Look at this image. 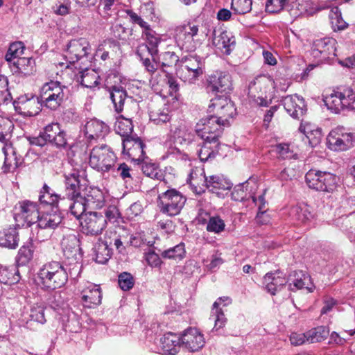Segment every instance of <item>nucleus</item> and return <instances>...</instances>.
Wrapping results in <instances>:
<instances>
[{
  "label": "nucleus",
  "mask_w": 355,
  "mask_h": 355,
  "mask_svg": "<svg viewBox=\"0 0 355 355\" xmlns=\"http://www.w3.org/2000/svg\"><path fill=\"white\" fill-rule=\"evenodd\" d=\"M91 51V45L86 39L72 40L67 46L64 56L69 62L75 63L80 59L87 57Z\"/></svg>",
  "instance_id": "nucleus-15"
},
{
  "label": "nucleus",
  "mask_w": 355,
  "mask_h": 355,
  "mask_svg": "<svg viewBox=\"0 0 355 355\" xmlns=\"http://www.w3.org/2000/svg\"><path fill=\"white\" fill-rule=\"evenodd\" d=\"M5 155L3 170L5 173L14 172L22 163L23 159L17 156L12 146L3 148Z\"/></svg>",
  "instance_id": "nucleus-38"
},
{
  "label": "nucleus",
  "mask_w": 355,
  "mask_h": 355,
  "mask_svg": "<svg viewBox=\"0 0 355 355\" xmlns=\"http://www.w3.org/2000/svg\"><path fill=\"white\" fill-rule=\"evenodd\" d=\"M299 130L303 132L307 138L311 147L319 145L322 139V129L311 123H301Z\"/></svg>",
  "instance_id": "nucleus-39"
},
{
  "label": "nucleus",
  "mask_w": 355,
  "mask_h": 355,
  "mask_svg": "<svg viewBox=\"0 0 355 355\" xmlns=\"http://www.w3.org/2000/svg\"><path fill=\"white\" fill-rule=\"evenodd\" d=\"M64 270L68 273V278L76 280L80 276L83 263L82 261H65Z\"/></svg>",
  "instance_id": "nucleus-53"
},
{
  "label": "nucleus",
  "mask_w": 355,
  "mask_h": 355,
  "mask_svg": "<svg viewBox=\"0 0 355 355\" xmlns=\"http://www.w3.org/2000/svg\"><path fill=\"white\" fill-rule=\"evenodd\" d=\"M95 261L101 264L106 263L111 258L112 250L107 242L98 241L94 245Z\"/></svg>",
  "instance_id": "nucleus-43"
},
{
  "label": "nucleus",
  "mask_w": 355,
  "mask_h": 355,
  "mask_svg": "<svg viewBox=\"0 0 355 355\" xmlns=\"http://www.w3.org/2000/svg\"><path fill=\"white\" fill-rule=\"evenodd\" d=\"M205 187L212 193H218L219 190H228L232 187V183L227 178L220 175L206 177L204 175Z\"/></svg>",
  "instance_id": "nucleus-37"
},
{
  "label": "nucleus",
  "mask_w": 355,
  "mask_h": 355,
  "mask_svg": "<svg viewBox=\"0 0 355 355\" xmlns=\"http://www.w3.org/2000/svg\"><path fill=\"white\" fill-rule=\"evenodd\" d=\"M35 249V247L32 240L26 242L19 248L16 257L18 266H26L30 263L34 257Z\"/></svg>",
  "instance_id": "nucleus-40"
},
{
  "label": "nucleus",
  "mask_w": 355,
  "mask_h": 355,
  "mask_svg": "<svg viewBox=\"0 0 355 355\" xmlns=\"http://www.w3.org/2000/svg\"><path fill=\"white\" fill-rule=\"evenodd\" d=\"M19 204L20 211L17 216L23 219L28 227L35 224L41 213V207L37 202L30 200H24Z\"/></svg>",
  "instance_id": "nucleus-24"
},
{
  "label": "nucleus",
  "mask_w": 355,
  "mask_h": 355,
  "mask_svg": "<svg viewBox=\"0 0 355 355\" xmlns=\"http://www.w3.org/2000/svg\"><path fill=\"white\" fill-rule=\"evenodd\" d=\"M177 44L178 46L186 52H193L200 44L197 38L187 37L183 35H177Z\"/></svg>",
  "instance_id": "nucleus-47"
},
{
  "label": "nucleus",
  "mask_w": 355,
  "mask_h": 355,
  "mask_svg": "<svg viewBox=\"0 0 355 355\" xmlns=\"http://www.w3.org/2000/svg\"><path fill=\"white\" fill-rule=\"evenodd\" d=\"M290 11L293 16L299 17L302 15H311L315 12V9L311 0H295Z\"/></svg>",
  "instance_id": "nucleus-41"
},
{
  "label": "nucleus",
  "mask_w": 355,
  "mask_h": 355,
  "mask_svg": "<svg viewBox=\"0 0 355 355\" xmlns=\"http://www.w3.org/2000/svg\"><path fill=\"white\" fill-rule=\"evenodd\" d=\"M44 94L42 96V101L44 106L51 110H57L65 98L64 86H61L58 82H51L43 87Z\"/></svg>",
  "instance_id": "nucleus-10"
},
{
  "label": "nucleus",
  "mask_w": 355,
  "mask_h": 355,
  "mask_svg": "<svg viewBox=\"0 0 355 355\" xmlns=\"http://www.w3.org/2000/svg\"><path fill=\"white\" fill-rule=\"evenodd\" d=\"M186 254L184 243H180L173 248H170L161 252V257L164 259L182 260Z\"/></svg>",
  "instance_id": "nucleus-46"
},
{
  "label": "nucleus",
  "mask_w": 355,
  "mask_h": 355,
  "mask_svg": "<svg viewBox=\"0 0 355 355\" xmlns=\"http://www.w3.org/2000/svg\"><path fill=\"white\" fill-rule=\"evenodd\" d=\"M291 214L293 219L301 223H305L313 217L309 207L306 205H302L293 207Z\"/></svg>",
  "instance_id": "nucleus-44"
},
{
  "label": "nucleus",
  "mask_w": 355,
  "mask_h": 355,
  "mask_svg": "<svg viewBox=\"0 0 355 355\" xmlns=\"http://www.w3.org/2000/svg\"><path fill=\"white\" fill-rule=\"evenodd\" d=\"M202 140V144L198 150V155L202 162H207L209 159H214L218 153L220 142L216 136L212 137H200Z\"/></svg>",
  "instance_id": "nucleus-25"
},
{
  "label": "nucleus",
  "mask_w": 355,
  "mask_h": 355,
  "mask_svg": "<svg viewBox=\"0 0 355 355\" xmlns=\"http://www.w3.org/2000/svg\"><path fill=\"white\" fill-rule=\"evenodd\" d=\"M225 223L224 220L218 216L209 217L207 223L206 230L209 232L215 234H220L224 231Z\"/></svg>",
  "instance_id": "nucleus-54"
},
{
  "label": "nucleus",
  "mask_w": 355,
  "mask_h": 355,
  "mask_svg": "<svg viewBox=\"0 0 355 355\" xmlns=\"http://www.w3.org/2000/svg\"><path fill=\"white\" fill-rule=\"evenodd\" d=\"M288 281V290L291 291L305 289L307 293H312L315 289L311 276L302 270L294 271Z\"/></svg>",
  "instance_id": "nucleus-23"
},
{
  "label": "nucleus",
  "mask_w": 355,
  "mask_h": 355,
  "mask_svg": "<svg viewBox=\"0 0 355 355\" xmlns=\"http://www.w3.org/2000/svg\"><path fill=\"white\" fill-rule=\"evenodd\" d=\"M271 80L269 77L260 75L251 81L248 86V96L252 100H255L257 96L263 95L266 93L270 85Z\"/></svg>",
  "instance_id": "nucleus-34"
},
{
  "label": "nucleus",
  "mask_w": 355,
  "mask_h": 355,
  "mask_svg": "<svg viewBox=\"0 0 355 355\" xmlns=\"http://www.w3.org/2000/svg\"><path fill=\"white\" fill-rule=\"evenodd\" d=\"M45 310V307L42 305H33L30 310V320L41 324H45L46 322Z\"/></svg>",
  "instance_id": "nucleus-56"
},
{
  "label": "nucleus",
  "mask_w": 355,
  "mask_h": 355,
  "mask_svg": "<svg viewBox=\"0 0 355 355\" xmlns=\"http://www.w3.org/2000/svg\"><path fill=\"white\" fill-rule=\"evenodd\" d=\"M182 72L186 76L184 81L193 84L205 72L204 59L196 55L183 56L180 60Z\"/></svg>",
  "instance_id": "nucleus-8"
},
{
  "label": "nucleus",
  "mask_w": 355,
  "mask_h": 355,
  "mask_svg": "<svg viewBox=\"0 0 355 355\" xmlns=\"http://www.w3.org/2000/svg\"><path fill=\"white\" fill-rule=\"evenodd\" d=\"M231 303L232 300L230 297H220L213 304L212 316H214V327L212 329V331H218L220 329H223L227 323V318L223 310L218 308L219 305L223 304L224 306H227Z\"/></svg>",
  "instance_id": "nucleus-29"
},
{
  "label": "nucleus",
  "mask_w": 355,
  "mask_h": 355,
  "mask_svg": "<svg viewBox=\"0 0 355 355\" xmlns=\"http://www.w3.org/2000/svg\"><path fill=\"white\" fill-rule=\"evenodd\" d=\"M123 153L126 154L132 162L137 164L148 159L144 148L146 145L141 139L137 135L122 139Z\"/></svg>",
  "instance_id": "nucleus-13"
},
{
  "label": "nucleus",
  "mask_w": 355,
  "mask_h": 355,
  "mask_svg": "<svg viewBox=\"0 0 355 355\" xmlns=\"http://www.w3.org/2000/svg\"><path fill=\"white\" fill-rule=\"evenodd\" d=\"M82 302L83 306L87 308H92L101 302L102 294L101 288L98 285L90 284L82 293Z\"/></svg>",
  "instance_id": "nucleus-35"
},
{
  "label": "nucleus",
  "mask_w": 355,
  "mask_h": 355,
  "mask_svg": "<svg viewBox=\"0 0 355 355\" xmlns=\"http://www.w3.org/2000/svg\"><path fill=\"white\" fill-rule=\"evenodd\" d=\"M350 96H352L351 87H338L337 90H333L330 94L324 96L323 101L329 110L338 113L350 105L349 99Z\"/></svg>",
  "instance_id": "nucleus-12"
},
{
  "label": "nucleus",
  "mask_w": 355,
  "mask_h": 355,
  "mask_svg": "<svg viewBox=\"0 0 355 355\" xmlns=\"http://www.w3.org/2000/svg\"><path fill=\"white\" fill-rule=\"evenodd\" d=\"M10 67L13 73L28 76L35 71V62L32 58H19Z\"/></svg>",
  "instance_id": "nucleus-36"
},
{
  "label": "nucleus",
  "mask_w": 355,
  "mask_h": 355,
  "mask_svg": "<svg viewBox=\"0 0 355 355\" xmlns=\"http://www.w3.org/2000/svg\"><path fill=\"white\" fill-rule=\"evenodd\" d=\"M63 255L65 261H83V252L79 239L75 234L64 236L62 241Z\"/></svg>",
  "instance_id": "nucleus-21"
},
{
  "label": "nucleus",
  "mask_w": 355,
  "mask_h": 355,
  "mask_svg": "<svg viewBox=\"0 0 355 355\" xmlns=\"http://www.w3.org/2000/svg\"><path fill=\"white\" fill-rule=\"evenodd\" d=\"M119 286L121 290L126 291L131 289L135 284V279L133 276L128 272H123L118 277Z\"/></svg>",
  "instance_id": "nucleus-59"
},
{
  "label": "nucleus",
  "mask_w": 355,
  "mask_h": 355,
  "mask_svg": "<svg viewBox=\"0 0 355 355\" xmlns=\"http://www.w3.org/2000/svg\"><path fill=\"white\" fill-rule=\"evenodd\" d=\"M31 145L43 147L51 144L59 149L70 148L67 133L58 123H51L46 125L37 137H28Z\"/></svg>",
  "instance_id": "nucleus-1"
},
{
  "label": "nucleus",
  "mask_w": 355,
  "mask_h": 355,
  "mask_svg": "<svg viewBox=\"0 0 355 355\" xmlns=\"http://www.w3.org/2000/svg\"><path fill=\"white\" fill-rule=\"evenodd\" d=\"M225 126L223 119H220L214 113L202 118L196 125V132L199 137H212L216 136V139L223 133V127Z\"/></svg>",
  "instance_id": "nucleus-9"
},
{
  "label": "nucleus",
  "mask_w": 355,
  "mask_h": 355,
  "mask_svg": "<svg viewBox=\"0 0 355 355\" xmlns=\"http://www.w3.org/2000/svg\"><path fill=\"white\" fill-rule=\"evenodd\" d=\"M139 164L141 165L143 173L147 177L156 180H160L162 178V173L156 164L148 162L144 159Z\"/></svg>",
  "instance_id": "nucleus-51"
},
{
  "label": "nucleus",
  "mask_w": 355,
  "mask_h": 355,
  "mask_svg": "<svg viewBox=\"0 0 355 355\" xmlns=\"http://www.w3.org/2000/svg\"><path fill=\"white\" fill-rule=\"evenodd\" d=\"M110 98L117 113L125 112V109L131 110V101H135L128 96L126 90L121 85H112L108 87Z\"/></svg>",
  "instance_id": "nucleus-17"
},
{
  "label": "nucleus",
  "mask_w": 355,
  "mask_h": 355,
  "mask_svg": "<svg viewBox=\"0 0 355 355\" xmlns=\"http://www.w3.org/2000/svg\"><path fill=\"white\" fill-rule=\"evenodd\" d=\"M282 101L286 112L293 119H299L306 112L304 99L297 94L288 95Z\"/></svg>",
  "instance_id": "nucleus-22"
},
{
  "label": "nucleus",
  "mask_w": 355,
  "mask_h": 355,
  "mask_svg": "<svg viewBox=\"0 0 355 355\" xmlns=\"http://www.w3.org/2000/svg\"><path fill=\"white\" fill-rule=\"evenodd\" d=\"M81 225L83 232L86 234L98 235L105 228L106 218L100 212L89 211L85 214Z\"/></svg>",
  "instance_id": "nucleus-18"
},
{
  "label": "nucleus",
  "mask_w": 355,
  "mask_h": 355,
  "mask_svg": "<svg viewBox=\"0 0 355 355\" xmlns=\"http://www.w3.org/2000/svg\"><path fill=\"white\" fill-rule=\"evenodd\" d=\"M86 205L89 209H101L105 205V198L101 189L97 187L85 189L83 193Z\"/></svg>",
  "instance_id": "nucleus-30"
},
{
  "label": "nucleus",
  "mask_w": 355,
  "mask_h": 355,
  "mask_svg": "<svg viewBox=\"0 0 355 355\" xmlns=\"http://www.w3.org/2000/svg\"><path fill=\"white\" fill-rule=\"evenodd\" d=\"M150 120L156 125H162L170 122L171 116L167 112L152 111L150 113Z\"/></svg>",
  "instance_id": "nucleus-63"
},
{
  "label": "nucleus",
  "mask_w": 355,
  "mask_h": 355,
  "mask_svg": "<svg viewBox=\"0 0 355 355\" xmlns=\"http://www.w3.org/2000/svg\"><path fill=\"white\" fill-rule=\"evenodd\" d=\"M211 107L214 113L223 119L225 125L229 124V119L233 118L236 114V108L234 103L227 97H218L211 100V104L209 107V112H211Z\"/></svg>",
  "instance_id": "nucleus-19"
},
{
  "label": "nucleus",
  "mask_w": 355,
  "mask_h": 355,
  "mask_svg": "<svg viewBox=\"0 0 355 355\" xmlns=\"http://www.w3.org/2000/svg\"><path fill=\"white\" fill-rule=\"evenodd\" d=\"M71 202L69 205L71 214L77 219H79L83 214L85 212L87 209H89L86 202L83 198V195L78 198H69Z\"/></svg>",
  "instance_id": "nucleus-48"
},
{
  "label": "nucleus",
  "mask_w": 355,
  "mask_h": 355,
  "mask_svg": "<svg viewBox=\"0 0 355 355\" xmlns=\"http://www.w3.org/2000/svg\"><path fill=\"white\" fill-rule=\"evenodd\" d=\"M12 100L8 89V80L6 76L0 75V103H6Z\"/></svg>",
  "instance_id": "nucleus-61"
},
{
  "label": "nucleus",
  "mask_w": 355,
  "mask_h": 355,
  "mask_svg": "<svg viewBox=\"0 0 355 355\" xmlns=\"http://www.w3.org/2000/svg\"><path fill=\"white\" fill-rule=\"evenodd\" d=\"M39 206L44 209L58 208L60 196L46 184H44L39 195Z\"/></svg>",
  "instance_id": "nucleus-28"
},
{
  "label": "nucleus",
  "mask_w": 355,
  "mask_h": 355,
  "mask_svg": "<svg viewBox=\"0 0 355 355\" xmlns=\"http://www.w3.org/2000/svg\"><path fill=\"white\" fill-rule=\"evenodd\" d=\"M235 43L234 37L227 31H222L218 37L214 38L213 41L214 45L218 46L219 49H224L225 53L227 55L230 54Z\"/></svg>",
  "instance_id": "nucleus-42"
},
{
  "label": "nucleus",
  "mask_w": 355,
  "mask_h": 355,
  "mask_svg": "<svg viewBox=\"0 0 355 355\" xmlns=\"http://www.w3.org/2000/svg\"><path fill=\"white\" fill-rule=\"evenodd\" d=\"M327 144L334 151L347 150L355 145V133L346 132L344 128L338 127L329 133Z\"/></svg>",
  "instance_id": "nucleus-7"
},
{
  "label": "nucleus",
  "mask_w": 355,
  "mask_h": 355,
  "mask_svg": "<svg viewBox=\"0 0 355 355\" xmlns=\"http://www.w3.org/2000/svg\"><path fill=\"white\" fill-rule=\"evenodd\" d=\"M62 218L59 208L41 210L40 216L35 223V228L33 230V231H36L37 239L42 241L50 238L53 231L61 224Z\"/></svg>",
  "instance_id": "nucleus-3"
},
{
  "label": "nucleus",
  "mask_w": 355,
  "mask_h": 355,
  "mask_svg": "<svg viewBox=\"0 0 355 355\" xmlns=\"http://www.w3.org/2000/svg\"><path fill=\"white\" fill-rule=\"evenodd\" d=\"M187 130L184 125L180 124L171 123L169 125L168 137L173 140V141L178 143L182 135Z\"/></svg>",
  "instance_id": "nucleus-64"
},
{
  "label": "nucleus",
  "mask_w": 355,
  "mask_h": 355,
  "mask_svg": "<svg viewBox=\"0 0 355 355\" xmlns=\"http://www.w3.org/2000/svg\"><path fill=\"white\" fill-rule=\"evenodd\" d=\"M104 217L106 218V223L108 221L116 225H119L123 221L121 214L116 206H109L105 211Z\"/></svg>",
  "instance_id": "nucleus-58"
},
{
  "label": "nucleus",
  "mask_w": 355,
  "mask_h": 355,
  "mask_svg": "<svg viewBox=\"0 0 355 355\" xmlns=\"http://www.w3.org/2000/svg\"><path fill=\"white\" fill-rule=\"evenodd\" d=\"M206 89L209 93H227L233 89L231 75L225 71H216L206 79Z\"/></svg>",
  "instance_id": "nucleus-11"
},
{
  "label": "nucleus",
  "mask_w": 355,
  "mask_h": 355,
  "mask_svg": "<svg viewBox=\"0 0 355 355\" xmlns=\"http://www.w3.org/2000/svg\"><path fill=\"white\" fill-rule=\"evenodd\" d=\"M288 281L284 277L283 273L279 270L275 272H268L263 277V284L266 291L272 295L286 285Z\"/></svg>",
  "instance_id": "nucleus-26"
},
{
  "label": "nucleus",
  "mask_w": 355,
  "mask_h": 355,
  "mask_svg": "<svg viewBox=\"0 0 355 355\" xmlns=\"http://www.w3.org/2000/svg\"><path fill=\"white\" fill-rule=\"evenodd\" d=\"M180 342L190 352H196L204 345L203 336L196 329L190 328L184 331L180 338Z\"/></svg>",
  "instance_id": "nucleus-27"
},
{
  "label": "nucleus",
  "mask_w": 355,
  "mask_h": 355,
  "mask_svg": "<svg viewBox=\"0 0 355 355\" xmlns=\"http://www.w3.org/2000/svg\"><path fill=\"white\" fill-rule=\"evenodd\" d=\"M64 178V191L67 198H78L85 191V184L81 183L80 171L73 169L69 173H65Z\"/></svg>",
  "instance_id": "nucleus-16"
},
{
  "label": "nucleus",
  "mask_w": 355,
  "mask_h": 355,
  "mask_svg": "<svg viewBox=\"0 0 355 355\" xmlns=\"http://www.w3.org/2000/svg\"><path fill=\"white\" fill-rule=\"evenodd\" d=\"M252 0H232L231 8L236 14L244 15L251 11Z\"/></svg>",
  "instance_id": "nucleus-55"
},
{
  "label": "nucleus",
  "mask_w": 355,
  "mask_h": 355,
  "mask_svg": "<svg viewBox=\"0 0 355 355\" xmlns=\"http://www.w3.org/2000/svg\"><path fill=\"white\" fill-rule=\"evenodd\" d=\"M37 277L44 288L55 290L65 285L68 280V273L60 262L50 261L42 266Z\"/></svg>",
  "instance_id": "nucleus-2"
},
{
  "label": "nucleus",
  "mask_w": 355,
  "mask_h": 355,
  "mask_svg": "<svg viewBox=\"0 0 355 355\" xmlns=\"http://www.w3.org/2000/svg\"><path fill=\"white\" fill-rule=\"evenodd\" d=\"M136 55L140 61L147 58H151L154 60V58L157 57L158 53H156V50L148 48V44H141L137 47Z\"/></svg>",
  "instance_id": "nucleus-60"
},
{
  "label": "nucleus",
  "mask_w": 355,
  "mask_h": 355,
  "mask_svg": "<svg viewBox=\"0 0 355 355\" xmlns=\"http://www.w3.org/2000/svg\"><path fill=\"white\" fill-rule=\"evenodd\" d=\"M77 82L87 88H92L98 85V82L94 73H89L87 70L78 71V74L76 75Z\"/></svg>",
  "instance_id": "nucleus-52"
},
{
  "label": "nucleus",
  "mask_w": 355,
  "mask_h": 355,
  "mask_svg": "<svg viewBox=\"0 0 355 355\" xmlns=\"http://www.w3.org/2000/svg\"><path fill=\"white\" fill-rule=\"evenodd\" d=\"M329 334V329L325 326H319L306 331L307 341L311 343L322 342Z\"/></svg>",
  "instance_id": "nucleus-45"
},
{
  "label": "nucleus",
  "mask_w": 355,
  "mask_h": 355,
  "mask_svg": "<svg viewBox=\"0 0 355 355\" xmlns=\"http://www.w3.org/2000/svg\"><path fill=\"white\" fill-rule=\"evenodd\" d=\"M180 337L171 332L165 334L160 338V347L165 355H175L180 347Z\"/></svg>",
  "instance_id": "nucleus-33"
},
{
  "label": "nucleus",
  "mask_w": 355,
  "mask_h": 355,
  "mask_svg": "<svg viewBox=\"0 0 355 355\" xmlns=\"http://www.w3.org/2000/svg\"><path fill=\"white\" fill-rule=\"evenodd\" d=\"M305 180L308 187L312 189L332 193L337 188L339 178L327 171L311 169L306 173Z\"/></svg>",
  "instance_id": "nucleus-5"
},
{
  "label": "nucleus",
  "mask_w": 355,
  "mask_h": 355,
  "mask_svg": "<svg viewBox=\"0 0 355 355\" xmlns=\"http://www.w3.org/2000/svg\"><path fill=\"white\" fill-rule=\"evenodd\" d=\"M131 110L127 108L125 114H120L116 118L114 125L115 131L120 135L123 139L132 137L131 135L133 130L132 118L139 110V104L137 101H131Z\"/></svg>",
  "instance_id": "nucleus-14"
},
{
  "label": "nucleus",
  "mask_w": 355,
  "mask_h": 355,
  "mask_svg": "<svg viewBox=\"0 0 355 355\" xmlns=\"http://www.w3.org/2000/svg\"><path fill=\"white\" fill-rule=\"evenodd\" d=\"M143 33L146 35V43L145 44H148V47L150 49L156 50V53H158V45L161 42L159 37L151 28Z\"/></svg>",
  "instance_id": "nucleus-62"
},
{
  "label": "nucleus",
  "mask_w": 355,
  "mask_h": 355,
  "mask_svg": "<svg viewBox=\"0 0 355 355\" xmlns=\"http://www.w3.org/2000/svg\"><path fill=\"white\" fill-rule=\"evenodd\" d=\"M336 40L331 37H324L313 42L311 53L314 58L325 60L336 56Z\"/></svg>",
  "instance_id": "nucleus-20"
},
{
  "label": "nucleus",
  "mask_w": 355,
  "mask_h": 355,
  "mask_svg": "<svg viewBox=\"0 0 355 355\" xmlns=\"http://www.w3.org/2000/svg\"><path fill=\"white\" fill-rule=\"evenodd\" d=\"M117 157L109 146L101 144L94 146L89 154V166L101 173L114 171Z\"/></svg>",
  "instance_id": "nucleus-4"
},
{
  "label": "nucleus",
  "mask_w": 355,
  "mask_h": 355,
  "mask_svg": "<svg viewBox=\"0 0 355 355\" xmlns=\"http://www.w3.org/2000/svg\"><path fill=\"white\" fill-rule=\"evenodd\" d=\"M83 131L88 139H94L105 135L109 132V126L104 122L94 119L86 123Z\"/></svg>",
  "instance_id": "nucleus-31"
},
{
  "label": "nucleus",
  "mask_w": 355,
  "mask_h": 355,
  "mask_svg": "<svg viewBox=\"0 0 355 355\" xmlns=\"http://www.w3.org/2000/svg\"><path fill=\"white\" fill-rule=\"evenodd\" d=\"M25 49L24 44L22 42H15L10 44L8 50L5 55L6 60L11 66V63L15 61L23 54Z\"/></svg>",
  "instance_id": "nucleus-50"
},
{
  "label": "nucleus",
  "mask_w": 355,
  "mask_h": 355,
  "mask_svg": "<svg viewBox=\"0 0 355 355\" xmlns=\"http://www.w3.org/2000/svg\"><path fill=\"white\" fill-rule=\"evenodd\" d=\"M329 18L334 31H341L345 29L348 24L345 22L341 15V12L338 7H334L329 12Z\"/></svg>",
  "instance_id": "nucleus-49"
},
{
  "label": "nucleus",
  "mask_w": 355,
  "mask_h": 355,
  "mask_svg": "<svg viewBox=\"0 0 355 355\" xmlns=\"http://www.w3.org/2000/svg\"><path fill=\"white\" fill-rule=\"evenodd\" d=\"M19 242V233L15 227L10 226L0 230V247L15 250Z\"/></svg>",
  "instance_id": "nucleus-32"
},
{
  "label": "nucleus",
  "mask_w": 355,
  "mask_h": 355,
  "mask_svg": "<svg viewBox=\"0 0 355 355\" xmlns=\"http://www.w3.org/2000/svg\"><path fill=\"white\" fill-rule=\"evenodd\" d=\"M187 198L175 189H170L158 196L160 211L169 216L178 215L184 207Z\"/></svg>",
  "instance_id": "nucleus-6"
},
{
  "label": "nucleus",
  "mask_w": 355,
  "mask_h": 355,
  "mask_svg": "<svg viewBox=\"0 0 355 355\" xmlns=\"http://www.w3.org/2000/svg\"><path fill=\"white\" fill-rule=\"evenodd\" d=\"M157 60L162 67H170L180 62L178 56L173 51H166L158 56Z\"/></svg>",
  "instance_id": "nucleus-57"
}]
</instances>
